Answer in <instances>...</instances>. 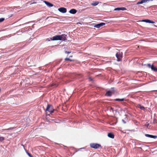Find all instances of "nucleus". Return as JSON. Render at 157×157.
<instances>
[{"mask_svg":"<svg viewBox=\"0 0 157 157\" xmlns=\"http://www.w3.org/2000/svg\"><path fill=\"white\" fill-rule=\"evenodd\" d=\"M65 52L66 53H67V54H69L71 53V52H67V51H66Z\"/></svg>","mask_w":157,"mask_h":157,"instance_id":"nucleus-26","label":"nucleus"},{"mask_svg":"<svg viewBox=\"0 0 157 157\" xmlns=\"http://www.w3.org/2000/svg\"><path fill=\"white\" fill-rule=\"evenodd\" d=\"M5 20V18H0V23L2 22Z\"/></svg>","mask_w":157,"mask_h":157,"instance_id":"nucleus-20","label":"nucleus"},{"mask_svg":"<svg viewBox=\"0 0 157 157\" xmlns=\"http://www.w3.org/2000/svg\"><path fill=\"white\" fill-rule=\"evenodd\" d=\"M153 91H157V90H153Z\"/></svg>","mask_w":157,"mask_h":157,"instance_id":"nucleus-29","label":"nucleus"},{"mask_svg":"<svg viewBox=\"0 0 157 157\" xmlns=\"http://www.w3.org/2000/svg\"><path fill=\"white\" fill-rule=\"evenodd\" d=\"M108 136L109 137L112 139L114 138V135L112 133H109L108 134Z\"/></svg>","mask_w":157,"mask_h":157,"instance_id":"nucleus-14","label":"nucleus"},{"mask_svg":"<svg viewBox=\"0 0 157 157\" xmlns=\"http://www.w3.org/2000/svg\"><path fill=\"white\" fill-rule=\"evenodd\" d=\"M126 10V9L125 8L122 7L117 8H115L114 9V10Z\"/></svg>","mask_w":157,"mask_h":157,"instance_id":"nucleus-11","label":"nucleus"},{"mask_svg":"<svg viewBox=\"0 0 157 157\" xmlns=\"http://www.w3.org/2000/svg\"><path fill=\"white\" fill-rule=\"evenodd\" d=\"M58 10L60 12L63 13H65L67 12V9L64 7L60 8L58 9Z\"/></svg>","mask_w":157,"mask_h":157,"instance_id":"nucleus-6","label":"nucleus"},{"mask_svg":"<svg viewBox=\"0 0 157 157\" xmlns=\"http://www.w3.org/2000/svg\"><path fill=\"white\" fill-rule=\"evenodd\" d=\"M99 3V2L97 1H95L93 3L91 4V5L92 6H97Z\"/></svg>","mask_w":157,"mask_h":157,"instance_id":"nucleus-15","label":"nucleus"},{"mask_svg":"<svg viewBox=\"0 0 157 157\" xmlns=\"http://www.w3.org/2000/svg\"><path fill=\"white\" fill-rule=\"evenodd\" d=\"M142 22H144L146 23H154L155 22L151 20H148V19H145L141 21Z\"/></svg>","mask_w":157,"mask_h":157,"instance_id":"nucleus-10","label":"nucleus"},{"mask_svg":"<svg viewBox=\"0 0 157 157\" xmlns=\"http://www.w3.org/2000/svg\"><path fill=\"white\" fill-rule=\"evenodd\" d=\"M66 35L63 34L61 35H58L53 36L51 39L52 40H63L64 41L66 40Z\"/></svg>","mask_w":157,"mask_h":157,"instance_id":"nucleus-1","label":"nucleus"},{"mask_svg":"<svg viewBox=\"0 0 157 157\" xmlns=\"http://www.w3.org/2000/svg\"><path fill=\"white\" fill-rule=\"evenodd\" d=\"M122 121L124 123V124L126 123V122L124 120H122Z\"/></svg>","mask_w":157,"mask_h":157,"instance_id":"nucleus-27","label":"nucleus"},{"mask_svg":"<svg viewBox=\"0 0 157 157\" xmlns=\"http://www.w3.org/2000/svg\"><path fill=\"white\" fill-rule=\"evenodd\" d=\"M105 25V23L103 22H101V23H100L99 24H96L94 26V27H96V28H99L101 27L102 26H103L104 25Z\"/></svg>","mask_w":157,"mask_h":157,"instance_id":"nucleus-7","label":"nucleus"},{"mask_svg":"<svg viewBox=\"0 0 157 157\" xmlns=\"http://www.w3.org/2000/svg\"><path fill=\"white\" fill-rule=\"evenodd\" d=\"M90 80H92V79L91 78H90Z\"/></svg>","mask_w":157,"mask_h":157,"instance_id":"nucleus-30","label":"nucleus"},{"mask_svg":"<svg viewBox=\"0 0 157 157\" xmlns=\"http://www.w3.org/2000/svg\"><path fill=\"white\" fill-rule=\"evenodd\" d=\"M77 12V11L75 9H72L69 12L71 14H74L75 13Z\"/></svg>","mask_w":157,"mask_h":157,"instance_id":"nucleus-12","label":"nucleus"},{"mask_svg":"<svg viewBox=\"0 0 157 157\" xmlns=\"http://www.w3.org/2000/svg\"><path fill=\"white\" fill-rule=\"evenodd\" d=\"M5 140V138L2 136H0V142H2Z\"/></svg>","mask_w":157,"mask_h":157,"instance_id":"nucleus-18","label":"nucleus"},{"mask_svg":"<svg viewBox=\"0 0 157 157\" xmlns=\"http://www.w3.org/2000/svg\"><path fill=\"white\" fill-rule=\"evenodd\" d=\"M137 106H138V108H140V109H141L142 110H144L145 109V108L144 107L140 105H137Z\"/></svg>","mask_w":157,"mask_h":157,"instance_id":"nucleus-16","label":"nucleus"},{"mask_svg":"<svg viewBox=\"0 0 157 157\" xmlns=\"http://www.w3.org/2000/svg\"><path fill=\"white\" fill-rule=\"evenodd\" d=\"M116 56L117 58V61H120L121 60L122 58V53L119 52L116 54Z\"/></svg>","mask_w":157,"mask_h":157,"instance_id":"nucleus-2","label":"nucleus"},{"mask_svg":"<svg viewBox=\"0 0 157 157\" xmlns=\"http://www.w3.org/2000/svg\"><path fill=\"white\" fill-rule=\"evenodd\" d=\"M65 61H67V60H69V61H72V59H69V58H65Z\"/></svg>","mask_w":157,"mask_h":157,"instance_id":"nucleus-22","label":"nucleus"},{"mask_svg":"<svg viewBox=\"0 0 157 157\" xmlns=\"http://www.w3.org/2000/svg\"><path fill=\"white\" fill-rule=\"evenodd\" d=\"M54 109L52 108V106L50 105H48L47 108L46 109V111H48L51 113H52L54 112Z\"/></svg>","mask_w":157,"mask_h":157,"instance_id":"nucleus-4","label":"nucleus"},{"mask_svg":"<svg viewBox=\"0 0 157 157\" xmlns=\"http://www.w3.org/2000/svg\"><path fill=\"white\" fill-rule=\"evenodd\" d=\"M143 3V2L142 0H141L140 1L138 2H137L136 4L137 5H138V4H142Z\"/></svg>","mask_w":157,"mask_h":157,"instance_id":"nucleus-19","label":"nucleus"},{"mask_svg":"<svg viewBox=\"0 0 157 157\" xmlns=\"http://www.w3.org/2000/svg\"><path fill=\"white\" fill-rule=\"evenodd\" d=\"M114 100L115 101H123L124 100V98H122V99L116 98V99H115Z\"/></svg>","mask_w":157,"mask_h":157,"instance_id":"nucleus-17","label":"nucleus"},{"mask_svg":"<svg viewBox=\"0 0 157 157\" xmlns=\"http://www.w3.org/2000/svg\"><path fill=\"white\" fill-rule=\"evenodd\" d=\"M26 153L30 157H33L32 156L30 153H29L27 151H26Z\"/></svg>","mask_w":157,"mask_h":157,"instance_id":"nucleus-23","label":"nucleus"},{"mask_svg":"<svg viewBox=\"0 0 157 157\" xmlns=\"http://www.w3.org/2000/svg\"><path fill=\"white\" fill-rule=\"evenodd\" d=\"M145 136L146 137L151 138H153L154 139H155L157 138V136H153L152 135H149L148 134H145Z\"/></svg>","mask_w":157,"mask_h":157,"instance_id":"nucleus-9","label":"nucleus"},{"mask_svg":"<svg viewBox=\"0 0 157 157\" xmlns=\"http://www.w3.org/2000/svg\"><path fill=\"white\" fill-rule=\"evenodd\" d=\"M146 66L150 68H151L152 71L155 72H157V68L153 65H151L150 63L146 65Z\"/></svg>","mask_w":157,"mask_h":157,"instance_id":"nucleus-3","label":"nucleus"},{"mask_svg":"<svg viewBox=\"0 0 157 157\" xmlns=\"http://www.w3.org/2000/svg\"><path fill=\"white\" fill-rule=\"evenodd\" d=\"M44 2L46 4V5H47L49 7H52L53 6V5L52 4L47 1H44Z\"/></svg>","mask_w":157,"mask_h":157,"instance_id":"nucleus-8","label":"nucleus"},{"mask_svg":"<svg viewBox=\"0 0 157 157\" xmlns=\"http://www.w3.org/2000/svg\"><path fill=\"white\" fill-rule=\"evenodd\" d=\"M112 92L111 91H108L106 93L105 95L108 96H110L112 95Z\"/></svg>","mask_w":157,"mask_h":157,"instance_id":"nucleus-13","label":"nucleus"},{"mask_svg":"<svg viewBox=\"0 0 157 157\" xmlns=\"http://www.w3.org/2000/svg\"><path fill=\"white\" fill-rule=\"evenodd\" d=\"M149 125V124L147 122L146 123V124H145V126L147 128H148Z\"/></svg>","mask_w":157,"mask_h":157,"instance_id":"nucleus-25","label":"nucleus"},{"mask_svg":"<svg viewBox=\"0 0 157 157\" xmlns=\"http://www.w3.org/2000/svg\"><path fill=\"white\" fill-rule=\"evenodd\" d=\"M11 129V128H7V129H2V131H4L5 130H10V129Z\"/></svg>","mask_w":157,"mask_h":157,"instance_id":"nucleus-24","label":"nucleus"},{"mask_svg":"<svg viewBox=\"0 0 157 157\" xmlns=\"http://www.w3.org/2000/svg\"><path fill=\"white\" fill-rule=\"evenodd\" d=\"M143 3L146 2L147 1H152V0H142Z\"/></svg>","mask_w":157,"mask_h":157,"instance_id":"nucleus-21","label":"nucleus"},{"mask_svg":"<svg viewBox=\"0 0 157 157\" xmlns=\"http://www.w3.org/2000/svg\"><path fill=\"white\" fill-rule=\"evenodd\" d=\"M90 146L91 147L95 149H97L101 146V145L99 144L96 143H92L90 144Z\"/></svg>","mask_w":157,"mask_h":157,"instance_id":"nucleus-5","label":"nucleus"},{"mask_svg":"<svg viewBox=\"0 0 157 157\" xmlns=\"http://www.w3.org/2000/svg\"><path fill=\"white\" fill-rule=\"evenodd\" d=\"M58 86V85L57 84L55 85V86Z\"/></svg>","mask_w":157,"mask_h":157,"instance_id":"nucleus-28","label":"nucleus"}]
</instances>
